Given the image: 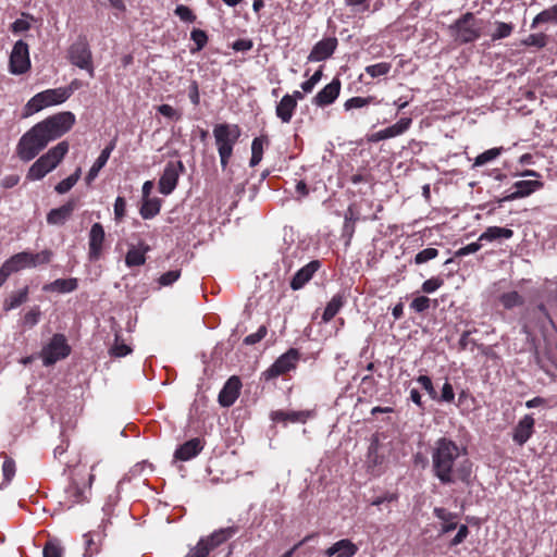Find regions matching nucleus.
Returning a JSON list of instances; mask_svg holds the SVG:
<instances>
[{"instance_id":"f257e3e1","label":"nucleus","mask_w":557,"mask_h":557,"mask_svg":"<svg viewBox=\"0 0 557 557\" xmlns=\"http://www.w3.org/2000/svg\"><path fill=\"white\" fill-rule=\"evenodd\" d=\"M431 457L433 474L442 484H469L472 462L467 457L465 448L449 438L442 437L435 442Z\"/></svg>"},{"instance_id":"f03ea898","label":"nucleus","mask_w":557,"mask_h":557,"mask_svg":"<svg viewBox=\"0 0 557 557\" xmlns=\"http://www.w3.org/2000/svg\"><path fill=\"white\" fill-rule=\"evenodd\" d=\"M75 123V115L60 112L34 125L18 140L16 153L22 161L33 160L48 144L69 132Z\"/></svg>"},{"instance_id":"7ed1b4c3","label":"nucleus","mask_w":557,"mask_h":557,"mask_svg":"<svg viewBox=\"0 0 557 557\" xmlns=\"http://www.w3.org/2000/svg\"><path fill=\"white\" fill-rule=\"evenodd\" d=\"M212 134L220 157L221 168L225 170L233 156L234 146L242 135V131L237 124L220 123L214 125Z\"/></svg>"},{"instance_id":"20e7f679","label":"nucleus","mask_w":557,"mask_h":557,"mask_svg":"<svg viewBox=\"0 0 557 557\" xmlns=\"http://www.w3.org/2000/svg\"><path fill=\"white\" fill-rule=\"evenodd\" d=\"M483 22L473 13L467 12L449 26L450 35L459 44L475 41L481 36Z\"/></svg>"},{"instance_id":"39448f33","label":"nucleus","mask_w":557,"mask_h":557,"mask_svg":"<svg viewBox=\"0 0 557 557\" xmlns=\"http://www.w3.org/2000/svg\"><path fill=\"white\" fill-rule=\"evenodd\" d=\"M67 60L74 66L86 71L90 77L95 76L92 52L86 36H78L67 49Z\"/></svg>"},{"instance_id":"423d86ee","label":"nucleus","mask_w":557,"mask_h":557,"mask_svg":"<svg viewBox=\"0 0 557 557\" xmlns=\"http://www.w3.org/2000/svg\"><path fill=\"white\" fill-rule=\"evenodd\" d=\"M236 532L237 528L235 527L216 530L209 536L201 537L185 557H208L215 547L234 536Z\"/></svg>"},{"instance_id":"0eeeda50","label":"nucleus","mask_w":557,"mask_h":557,"mask_svg":"<svg viewBox=\"0 0 557 557\" xmlns=\"http://www.w3.org/2000/svg\"><path fill=\"white\" fill-rule=\"evenodd\" d=\"M67 99L69 90H63L62 87L44 90L28 100L25 107L26 114H33L46 107L61 104Z\"/></svg>"},{"instance_id":"6e6552de","label":"nucleus","mask_w":557,"mask_h":557,"mask_svg":"<svg viewBox=\"0 0 557 557\" xmlns=\"http://www.w3.org/2000/svg\"><path fill=\"white\" fill-rule=\"evenodd\" d=\"M52 257L53 252L50 249H45L36 253L22 251L13 255L8 259V261L10 262L14 272H18L23 269L48 264L52 260Z\"/></svg>"},{"instance_id":"1a4fd4ad","label":"nucleus","mask_w":557,"mask_h":557,"mask_svg":"<svg viewBox=\"0 0 557 557\" xmlns=\"http://www.w3.org/2000/svg\"><path fill=\"white\" fill-rule=\"evenodd\" d=\"M71 352L66 337L63 334H54L50 342L42 348L40 356L46 367L66 358Z\"/></svg>"},{"instance_id":"9d476101","label":"nucleus","mask_w":557,"mask_h":557,"mask_svg":"<svg viewBox=\"0 0 557 557\" xmlns=\"http://www.w3.org/2000/svg\"><path fill=\"white\" fill-rule=\"evenodd\" d=\"M29 47L20 39L17 40L11 51L9 58V71L13 75H22L30 69Z\"/></svg>"},{"instance_id":"9b49d317","label":"nucleus","mask_w":557,"mask_h":557,"mask_svg":"<svg viewBox=\"0 0 557 557\" xmlns=\"http://www.w3.org/2000/svg\"><path fill=\"white\" fill-rule=\"evenodd\" d=\"M299 358V351L295 348H290L278 357L275 362L262 373L264 380L269 381L275 379L295 369Z\"/></svg>"},{"instance_id":"f8f14e48","label":"nucleus","mask_w":557,"mask_h":557,"mask_svg":"<svg viewBox=\"0 0 557 557\" xmlns=\"http://www.w3.org/2000/svg\"><path fill=\"white\" fill-rule=\"evenodd\" d=\"M185 170L182 161L168 162L159 180V191L163 195H170L177 185L181 173Z\"/></svg>"},{"instance_id":"ddd939ff","label":"nucleus","mask_w":557,"mask_h":557,"mask_svg":"<svg viewBox=\"0 0 557 557\" xmlns=\"http://www.w3.org/2000/svg\"><path fill=\"white\" fill-rule=\"evenodd\" d=\"M385 465V454L382 451V446L377 437H374L369 445L366 466L372 475H380L383 472Z\"/></svg>"},{"instance_id":"4468645a","label":"nucleus","mask_w":557,"mask_h":557,"mask_svg":"<svg viewBox=\"0 0 557 557\" xmlns=\"http://www.w3.org/2000/svg\"><path fill=\"white\" fill-rule=\"evenodd\" d=\"M338 46L336 37H326L319 40L307 57L308 62H321L330 59Z\"/></svg>"},{"instance_id":"2eb2a0df","label":"nucleus","mask_w":557,"mask_h":557,"mask_svg":"<svg viewBox=\"0 0 557 557\" xmlns=\"http://www.w3.org/2000/svg\"><path fill=\"white\" fill-rule=\"evenodd\" d=\"M543 187V182L539 180L532 181H518L513 184V188L516 189L511 194H508L498 200L499 203L506 201H512L516 199L524 198L533 194L534 191L541 189Z\"/></svg>"},{"instance_id":"dca6fc26","label":"nucleus","mask_w":557,"mask_h":557,"mask_svg":"<svg viewBox=\"0 0 557 557\" xmlns=\"http://www.w3.org/2000/svg\"><path fill=\"white\" fill-rule=\"evenodd\" d=\"M106 233L103 226L100 223H94L89 231V251L88 258L90 261H97L101 257L102 246L104 242Z\"/></svg>"},{"instance_id":"f3484780","label":"nucleus","mask_w":557,"mask_h":557,"mask_svg":"<svg viewBox=\"0 0 557 557\" xmlns=\"http://www.w3.org/2000/svg\"><path fill=\"white\" fill-rule=\"evenodd\" d=\"M341 86V81L334 78L313 97L312 103L321 108L332 104L339 96Z\"/></svg>"},{"instance_id":"a211bd4d","label":"nucleus","mask_w":557,"mask_h":557,"mask_svg":"<svg viewBox=\"0 0 557 557\" xmlns=\"http://www.w3.org/2000/svg\"><path fill=\"white\" fill-rule=\"evenodd\" d=\"M242 382L238 376H231L219 394V404L222 407H231L239 396Z\"/></svg>"},{"instance_id":"6ab92c4d","label":"nucleus","mask_w":557,"mask_h":557,"mask_svg":"<svg viewBox=\"0 0 557 557\" xmlns=\"http://www.w3.org/2000/svg\"><path fill=\"white\" fill-rule=\"evenodd\" d=\"M535 420L531 414H525L519 420L512 432L513 442L522 446L532 436L534 431Z\"/></svg>"},{"instance_id":"aec40b11","label":"nucleus","mask_w":557,"mask_h":557,"mask_svg":"<svg viewBox=\"0 0 557 557\" xmlns=\"http://www.w3.org/2000/svg\"><path fill=\"white\" fill-rule=\"evenodd\" d=\"M320 268V261L313 260L308 264L299 269L290 281V288L293 290H298L302 288L314 275V273Z\"/></svg>"},{"instance_id":"412c9836","label":"nucleus","mask_w":557,"mask_h":557,"mask_svg":"<svg viewBox=\"0 0 557 557\" xmlns=\"http://www.w3.org/2000/svg\"><path fill=\"white\" fill-rule=\"evenodd\" d=\"M76 208L74 199L69 200L63 206L52 209L47 214V222L51 225H63L72 215Z\"/></svg>"},{"instance_id":"4be33fe9","label":"nucleus","mask_w":557,"mask_h":557,"mask_svg":"<svg viewBox=\"0 0 557 557\" xmlns=\"http://www.w3.org/2000/svg\"><path fill=\"white\" fill-rule=\"evenodd\" d=\"M358 552V547L348 539H344L334 543L325 550L326 557H354Z\"/></svg>"},{"instance_id":"5701e85b","label":"nucleus","mask_w":557,"mask_h":557,"mask_svg":"<svg viewBox=\"0 0 557 557\" xmlns=\"http://www.w3.org/2000/svg\"><path fill=\"white\" fill-rule=\"evenodd\" d=\"M203 445L199 438H193L181 445L174 453V458L182 461H188L195 458L201 450Z\"/></svg>"},{"instance_id":"b1692460","label":"nucleus","mask_w":557,"mask_h":557,"mask_svg":"<svg viewBox=\"0 0 557 557\" xmlns=\"http://www.w3.org/2000/svg\"><path fill=\"white\" fill-rule=\"evenodd\" d=\"M78 287V280L75 277L71 278H58L51 283L45 284L42 290L47 293H60L67 294L76 290Z\"/></svg>"},{"instance_id":"393cba45","label":"nucleus","mask_w":557,"mask_h":557,"mask_svg":"<svg viewBox=\"0 0 557 557\" xmlns=\"http://www.w3.org/2000/svg\"><path fill=\"white\" fill-rule=\"evenodd\" d=\"M114 149V143H111L108 147H106L95 161V163L91 165L90 170L88 171L85 181L87 185H90L96 177L98 176L101 169L107 164L110 154L112 150Z\"/></svg>"},{"instance_id":"a878e982","label":"nucleus","mask_w":557,"mask_h":557,"mask_svg":"<svg viewBox=\"0 0 557 557\" xmlns=\"http://www.w3.org/2000/svg\"><path fill=\"white\" fill-rule=\"evenodd\" d=\"M297 108V103L295 102V99L293 97H289V95L283 96L281 101L276 106V116L283 122V123H289L294 112Z\"/></svg>"},{"instance_id":"bb28decb","label":"nucleus","mask_w":557,"mask_h":557,"mask_svg":"<svg viewBox=\"0 0 557 557\" xmlns=\"http://www.w3.org/2000/svg\"><path fill=\"white\" fill-rule=\"evenodd\" d=\"M67 151V141H60L58 145H55L54 147L49 149L45 154H42V157L54 170L63 160Z\"/></svg>"},{"instance_id":"cd10ccee","label":"nucleus","mask_w":557,"mask_h":557,"mask_svg":"<svg viewBox=\"0 0 557 557\" xmlns=\"http://www.w3.org/2000/svg\"><path fill=\"white\" fill-rule=\"evenodd\" d=\"M149 251V247L141 245L139 247L132 246L126 256L125 263L128 268L139 267L146 262V253Z\"/></svg>"},{"instance_id":"c85d7f7f","label":"nucleus","mask_w":557,"mask_h":557,"mask_svg":"<svg viewBox=\"0 0 557 557\" xmlns=\"http://www.w3.org/2000/svg\"><path fill=\"white\" fill-rule=\"evenodd\" d=\"M28 286H24L20 290L11 293L9 297L5 298L3 301V310L8 312L18 308L21 305L25 304L28 300Z\"/></svg>"},{"instance_id":"c756f323","label":"nucleus","mask_w":557,"mask_h":557,"mask_svg":"<svg viewBox=\"0 0 557 557\" xmlns=\"http://www.w3.org/2000/svg\"><path fill=\"white\" fill-rule=\"evenodd\" d=\"M513 236V231L507 227L490 226L480 236L479 242H493L496 239H509Z\"/></svg>"},{"instance_id":"7c9ffc66","label":"nucleus","mask_w":557,"mask_h":557,"mask_svg":"<svg viewBox=\"0 0 557 557\" xmlns=\"http://www.w3.org/2000/svg\"><path fill=\"white\" fill-rule=\"evenodd\" d=\"M53 168L41 156L29 168L26 178L29 181H38L45 177Z\"/></svg>"},{"instance_id":"2f4dec72","label":"nucleus","mask_w":557,"mask_h":557,"mask_svg":"<svg viewBox=\"0 0 557 557\" xmlns=\"http://www.w3.org/2000/svg\"><path fill=\"white\" fill-rule=\"evenodd\" d=\"M433 512L436 518L443 521L442 533H448L457 528V522L455 521V513L441 507L434 508Z\"/></svg>"},{"instance_id":"473e14b6","label":"nucleus","mask_w":557,"mask_h":557,"mask_svg":"<svg viewBox=\"0 0 557 557\" xmlns=\"http://www.w3.org/2000/svg\"><path fill=\"white\" fill-rule=\"evenodd\" d=\"M498 300L503 308L506 310H511L516 307H521L524 305L523 296L517 290L503 293Z\"/></svg>"},{"instance_id":"72a5a7b5","label":"nucleus","mask_w":557,"mask_h":557,"mask_svg":"<svg viewBox=\"0 0 557 557\" xmlns=\"http://www.w3.org/2000/svg\"><path fill=\"white\" fill-rule=\"evenodd\" d=\"M344 297L343 295L336 294L332 297V299L327 302L324 312L322 314V321L324 323L330 322L337 312L342 309L344 306Z\"/></svg>"},{"instance_id":"f704fd0d","label":"nucleus","mask_w":557,"mask_h":557,"mask_svg":"<svg viewBox=\"0 0 557 557\" xmlns=\"http://www.w3.org/2000/svg\"><path fill=\"white\" fill-rule=\"evenodd\" d=\"M161 209V200L159 198H145L140 208V215L148 220L156 216Z\"/></svg>"},{"instance_id":"c9c22d12","label":"nucleus","mask_w":557,"mask_h":557,"mask_svg":"<svg viewBox=\"0 0 557 557\" xmlns=\"http://www.w3.org/2000/svg\"><path fill=\"white\" fill-rule=\"evenodd\" d=\"M412 120L410 117H401L395 124L383 129L386 139L397 137L409 129Z\"/></svg>"},{"instance_id":"e433bc0d","label":"nucleus","mask_w":557,"mask_h":557,"mask_svg":"<svg viewBox=\"0 0 557 557\" xmlns=\"http://www.w3.org/2000/svg\"><path fill=\"white\" fill-rule=\"evenodd\" d=\"M81 174L82 170L81 168H77L73 174L58 183L54 187V190L60 195L67 193L78 182Z\"/></svg>"},{"instance_id":"4c0bfd02","label":"nucleus","mask_w":557,"mask_h":557,"mask_svg":"<svg viewBox=\"0 0 557 557\" xmlns=\"http://www.w3.org/2000/svg\"><path fill=\"white\" fill-rule=\"evenodd\" d=\"M277 418L284 421L289 422H300L305 423L309 418L312 417V411L309 410H302V411H288V412H277Z\"/></svg>"},{"instance_id":"58836bf2","label":"nucleus","mask_w":557,"mask_h":557,"mask_svg":"<svg viewBox=\"0 0 557 557\" xmlns=\"http://www.w3.org/2000/svg\"><path fill=\"white\" fill-rule=\"evenodd\" d=\"M66 498L70 502V506L74 504L83 503L87 499L86 491L85 488L79 487L76 483H72L66 490H65Z\"/></svg>"},{"instance_id":"ea45409f","label":"nucleus","mask_w":557,"mask_h":557,"mask_svg":"<svg viewBox=\"0 0 557 557\" xmlns=\"http://www.w3.org/2000/svg\"><path fill=\"white\" fill-rule=\"evenodd\" d=\"M95 537H99V534L95 532H88L84 534L85 540V552L84 557H92L94 555L99 553L100 542L96 541Z\"/></svg>"},{"instance_id":"a19ab883","label":"nucleus","mask_w":557,"mask_h":557,"mask_svg":"<svg viewBox=\"0 0 557 557\" xmlns=\"http://www.w3.org/2000/svg\"><path fill=\"white\" fill-rule=\"evenodd\" d=\"M513 25L511 23L495 22V29L491 34V38L493 41L507 38L511 35Z\"/></svg>"},{"instance_id":"79ce46f5","label":"nucleus","mask_w":557,"mask_h":557,"mask_svg":"<svg viewBox=\"0 0 557 557\" xmlns=\"http://www.w3.org/2000/svg\"><path fill=\"white\" fill-rule=\"evenodd\" d=\"M503 147L492 148L480 153L475 159L473 166H483L484 164L495 160L500 156Z\"/></svg>"},{"instance_id":"37998d69","label":"nucleus","mask_w":557,"mask_h":557,"mask_svg":"<svg viewBox=\"0 0 557 557\" xmlns=\"http://www.w3.org/2000/svg\"><path fill=\"white\" fill-rule=\"evenodd\" d=\"M41 318V311L38 306L32 307L22 318V325L26 329H33L38 324Z\"/></svg>"},{"instance_id":"c03bdc74","label":"nucleus","mask_w":557,"mask_h":557,"mask_svg":"<svg viewBox=\"0 0 557 557\" xmlns=\"http://www.w3.org/2000/svg\"><path fill=\"white\" fill-rule=\"evenodd\" d=\"M374 99L375 98L372 97V96H369V97H352V98L347 99L344 102V109L346 111H350L352 109H361V108H364V107L371 104L374 101Z\"/></svg>"},{"instance_id":"a18cd8bd","label":"nucleus","mask_w":557,"mask_h":557,"mask_svg":"<svg viewBox=\"0 0 557 557\" xmlns=\"http://www.w3.org/2000/svg\"><path fill=\"white\" fill-rule=\"evenodd\" d=\"M391 69H392L391 63L380 62L376 64H371V65L366 66L364 71L372 78H375V77L387 75L389 73Z\"/></svg>"},{"instance_id":"49530a36","label":"nucleus","mask_w":557,"mask_h":557,"mask_svg":"<svg viewBox=\"0 0 557 557\" xmlns=\"http://www.w3.org/2000/svg\"><path fill=\"white\" fill-rule=\"evenodd\" d=\"M263 153V139L260 137H256L251 144V158H250V166H256L262 159Z\"/></svg>"},{"instance_id":"de8ad7c7","label":"nucleus","mask_w":557,"mask_h":557,"mask_svg":"<svg viewBox=\"0 0 557 557\" xmlns=\"http://www.w3.org/2000/svg\"><path fill=\"white\" fill-rule=\"evenodd\" d=\"M3 484L0 485V490L7 486L15 474V462L11 458H7L2 465Z\"/></svg>"},{"instance_id":"09e8293b","label":"nucleus","mask_w":557,"mask_h":557,"mask_svg":"<svg viewBox=\"0 0 557 557\" xmlns=\"http://www.w3.org/2000/svg\"><path fill=\"white\" fill-rule=\"evenodd\" d=\"M44 557H62L63 548L55 540L48 541L42 550Z\"/></svg>"},{"instance_id":"8fccbe9b","label":"nucleus","mask_w":557,"mask_h":557,"mask_svg":"<svg viewBox=\"0 0 557 557\" xmlns=\"http://www.w3.org/2000/svg\"><path fill=\"white\" fill-rule=\"evenodd\" d=\"M190 38L196 45V48L191 50L193 52L202 50L208 42V36L201 29H197V28L193 29L191 34H190Z\"/></svg>"},{"instance_id":"3c124183","label":"nucleus","mask_w":557,"mask_h":557,"mask_svg":"<svg viewBox=\"0 0 557 557\" xmlns=\"http://www.w3.org/2000/svg\"><path fill=\"white\" fill-rule=\"evenodd\" d=\"M438 255V250L432 247L425 248L421 251H419L414 257V263L416 264H422L424 262H428L434 258H436Z\"/></svg>"},{"instance_id":"603ef678","label":"nucleus","mask_w":557,"mask_h":557,"mask_svg":"<svg viewBox=\"0 0 557 557\" xmlns=\"http://www.w3.org/2000/svg\"><path fill=\"white\" fill-rule=\"evenodd\" d=\"M174 13L178 16L183 22L194 23L196 21V15L194 12L186 5L180 4L175 8Z\"/></svg>"},{"instance_id":"864d4df0","label":"nucleus","mask_w":557,"mask_h":557,"mask_svg":"<svg viewBox=\"0 0 557 557\" xmlns=\"http://www.w3.org/2000/svg\"><path fill=\"white\" fill-rule=\"evenodd\" d=\"M132 352V348L122 343V342H119V338L116 337L115 338V343L113 344V346L110 348V354L114 357H125L127 356L128 354Z\"/></svg>"},{"instance_id":"5fc2aeb1","label":"nucleus","mask_w":557,"mask_h":557,"mask_svg":"<svg viewBox=\"0 0 557 557\" xmlns=\"http://www.w3.org/2000/svg\"><path fill=\"white\" fill-rule=\"evenodd\" d=\"M157 111L164 117L178 121L182 117L180 111L171 107L170 104H161L157 108Z\"/></svg>"},{"instance_id":"6e6d98bb","label":"nucleus","mask_w":557,"mask_h":557,"mask_svg":"<svg viewBox=\"0 0 557 557\" xmlns=\"http://www.w3.org/2000/svg\"><path fill=\"white\" fill-rule=\"evenodd\" d=\"M410 308L419 313L424 312L430 308V299L425 296L416 297L411 301Z\"/></svg>"},{"instance_id":"4d7b16f0","label":"nucleus","mask_w":557,"mask_h":557,"mask_svg":"<svg viewBox=\"0 0 557 557\" xmlns=\"http://www.w3.org/2000/svg\"><path fill=\"white\" fill-rule=\"evenodd\" d=\"M180 276H181V271L180 270L169 271L166 273H163L159 277V284H160V286H170L174 282H176L180 278Z\"/></svg>"},{"instance_id":"13d9d810","label":"nucleus","mask_w":557,"mask_h":557,"mask_svg":"<svg viewBox=\"0 0 557 557\" xmlns=\"http://www.w3.org/2000/svg\"><path fill=\"white\" fill-rule=\"evenodd\" d=\"M443 280L440 277H431L422 284V290L426 294L434 293L443 285Z\"/></svg>"},{"instance_id":"bf43d9fd","label":"nucleus","mask_w":557,"mask_h":557,"mask_svg":"<svg viewBox=\"0 0 557 557\" xmlns=\"http://www.w3.org/2000/svg\"><path fill=\"white\" fill-rule=\"evenodd\" d=\"M126 213V201L123 197H117L114 202V218L121 221Z\"/></svg>"},{"instance_id":"052dcab7","label":"nucleus","mask_w":557,"mask_h":557,"mask_svg":"<svg viewBox=\"0 0 557 557\" xmlns=\"http://www.w3.org/2000/svg\"><path fill=\"white\" fill-rule=\"evenodd\" d=\"M482 247L481 245V242H475V243H471L465 247H461L459 248L456 252H455V257L459 258V257H463V256H467V255H470V253H474L476 252L478 250H480Z\"/></svg>"},{"instance_id":"680f3d73","label":"nucleus","mask_w":557,"mask_h":557,"mask_svg":"<svg viewBox=\"0 0 557 557\" xmlns=\"http://www.w3.org/2000/svg\"><path fill=\"white\" fill-rule=\"evenodd\" d=\"M417 382L426 391L431 398H436V392L433 387V383L428 375L418 376Z\"/></svg>"},{"instance_id":"e2e57ef3","label":"nucleus","mask_w":557,"mask_h":557,"mask_svg":"<svg viewBox=\"0 0 557 557\" xmlns=\"http://www.w3.org/2000/svg\"><path fill=\"white\" fill-rule=\"evenodd\" d=\"M267 335V327L260 326L256 333H252L245 337L244 343L247 345H253L260 342Z\"/></svg>"},{"instance_id":"0e129e2a","label":"nucleus","mask_w":557,"mask_h":557,"mask_svg":"<svg viewBox=\"0 0 557 557\" xmlns=\"http://www.w3.org/2000/svg\"><path fill=\"white\" fill-rule=\"evenodd\" d=\"M539 14V20H542L543 23L557 22V5L554 4L552 8L544 10Z\"/></svg>"},{"instance_id":"69168bd1","label":"nucleus","mask_w":557,"mask_h":557,"mask_svg":"<svg viewBox=\"0 0 557 557\" xmlns=\"http://www.w3.org/2000/svg\"><path fill=\"white\" fill-rule=\"evenodd\" d=\"M368 1L369 0H345V4L347 7L352 8L355 12L361 13V12H364L366 10H368V8H369Z\"/></svg>"},{"instance_id":"338daca9","label":"nucleus","mask_w":557,"mask_h":557,"mask_svg":"<svg viewBox=\"0 0 557 557\" xmlns=\"http://www.w3.org/2000/svg\"><path fill=\"white\" fill-rule=\"evenodd\" d=\"M469 534V529L466 524H461L458 529V532L457 534L455 535V537L451 540L450 542V545L451 546H457L459 544H461L466 537L468 536Z\"/></svg>"},{"instance_id":"774afa93","label":"nucleus","mask_w":557,"mask_h":557,"mask_svg":"<svg viewBox=\"0 0 557 557\" xmlns=\"http://www.w3.org/2000/svg\"><path fill=\"white\" fill-rule=\"evenodd\" d=\"M30 28V23L24 18H17L11 25V30L14 34L27 32Z\"/></svg>"}]
</instances>
